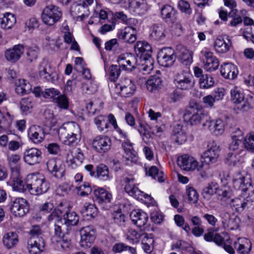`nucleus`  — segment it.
Segmentation results:
<instances>
[{"mask_svg": "<svg viewBox=\"0 0 254 254\" xmlns=\"http://www.w3.org/2000/svg\"><path fill=\"white\" fill-rule=\"evenodd\" d=\"M146 174L151 177L153 179L157 180L159 182L164 181L166 176L163 171H159L155 166H151L148 170L146 168Z\"/></svg>", "mask_w": 254, "mask_h": 254, "instance_id": "46", "label": "nucleus"}, {"mask_svg": "<svg viewBox=\"0 0 254 254\" xmlns=\"http://www.w3.org/2000/svg\"><path fill=\"white\" fill-rule=\"evenodd\" d=\"M134 51L141 58H150L152 53L151 46L145 41H137L134 45Z\"/></svg>", "mask_w": 254, "mask_h": 254, "instance_id": "26", "label": "nucleus"}, {"mask_svg": "<svg viewBox=\"0 0 254 254\" xmlns=\"http://www.w3.org/2000/svg\"><path fill=\"white\" fill-rule=\"evenodd\" d=\"M81 212L83 216L94 217L97 214V208L92 203H86Z\"/></svg>", "mask_w": 254, "mask_h": 254, "instance_id": "55", "label": "nucleus"}, {"mask_svg": "<svg viewBox=\"0 0 254 254\" xmlns=\"http://www.w3.org/2000/svg\"><path fill=\"white\" fill-rule=\"evenodd\" d=\"M171 250L173 251H186L190 252L192 251V248L190 245L182 240L177 241L171 246Z\"/></svg>", "mask_w": 254, "mask_h": 254, "instance_id": "52", "label": "nucleus"}, {"mask_svg": "<svg viewBox=\"0 0 254 254\" xmlns=\"http://www.w3.org/2000/svg\"><path fill=\"white\" fill-rule=\"evenodd\" d=\"M15 92L20 95L28 93L32 89L31 85L24 79H19L15 81Z\"/></svg>", "mask_w": 254, "mask_h": 254, "instance_id": "40", "label": "nucleus"}, {"mask_svg": "<svg viewBox=\"0 0 254 254\" xmlns=\"http://www.w3.org/2000/svg\"><path fill=\"white\" fill-rule=\"evenodd\" d=\"M58 136L60 141L64 145L75 146L81 139V128L75 122H66L59 128Z\"/></svg>", "mask_w": 254, "mask_h": 254, "instance_id": "1", "label": "nucleus"}, {"mask_svg": "<svg viewBox=\"0 0 254 254\" xmlns=\"http://www.w3.org/2000/svg\"><path fill=\"white\" fill-rule=\"evenodd\" d=\"M252 99L245 98L243 101H241L234 104L235 110L238 113H245L248 112L253 108L251 103Z\"/></svg>", "mask_w": 254, "mask_h": 254, "instance_id": "45", "label": "nucleus"}, {"mask_svg": "<svg viewBox=\"0 0 254 254\" xmlns=\"http://www.w3.org/2000/svg\"><path fill=\"white\" fill-rule=\"evenodd\" d=\"M207 117V115L201 110H198L193 114L190 119V122L192 125H195L201 123V121Z\"/></svg>", "mask_w": 254, "mask_h": 254, "instance_id": "60", "label": "nucleus"}, {"mask_svg": "<svg viewBox=\"0 0 254 254\" xmlns=\"http://www.w3.org/2000/svg\"><path fill=\"white\" fill-rule=\"evenodd\" d=\"M242 153L229 152L228 154L227 160L230 165L234 166H239L244 161L243 155H240Z\"/></svg>", "mask_w": 254, "mask_h": 254, "instance_id": "44", "label": "nucleus"}, {"mask_svg": "<svg viewBox=\"0 0 254 254\" xmlns=\"http://www.w3.org/2000/svg\"><path fill=\"white\" fill-rule=\"evenodd\" d=\"M95 178L103 181L110 180L111 177L108 167L104 164L98 165L96 168Z\"/></svg>", "mask_w": 254, "mask_h": 254, "instance_id": "43", "label": "nucleus"}, {"mask_svg": "<svg viewBox=\"0 0 254 254\" xmlns=\"http://www.w3.org/2000/svg\"><path fill=\"white\" fill-rule=\"evenodd\" d=\"M203 126L207 127L208 128L216 135H221L225 130V124L223 121L220 119L214 120H207Z\"/></svg>", "mask_w": 254, "mask_h": 254, "instance_id": "25", "label": "nucleus"}, {"mask_svg": "<svg viewBox=\"0 0 254 254\" xmlns=\"http://www.w3.org/2000/svg\"><path fill=\"white\" fill-rule=\"evenodd\" d=\"M9 182L11 183L13 189L14 190L19 192H24L27 189L26 184L25 185L22 181L17 172H12V176L10 178Z\"/></svg>", "mask_w": 254, "mask_h": 254, "instance_id": "36", "label": "nucleus"}, {"mask_svg": "<svg viewBox=\"0 0 254 254\" xmlns=\"http://www.w3.org/2000/svg\"><path fill=\"white\" fill-rule=\"evenodd\" d=\"M147 234L142 230L137 231L130 229L127 231V239L132 244H137L147 237Z\"/></svg>", "mask_w": 254, "mask_h": 254, "instance_id": "37", "label": "nucleus"}, {"mask_svg": "<svg viewBox=\"0 0 254 254\" xmlns=\"http://www.w3.org/2000/svg\"><path fill=\"white\" fill-rule=\"evenodd\" d=\"M176 56L174 51L170 48H165L160 50L157 56L159 64L164 67L172 65L175 62Z\"/></svg>", "mask_w": 254, "mask_h": 254, "instance_id": "19", "label": "nucleus"}, {"mask_svg": "<svg viewBox=\"0 0 254 254\" xmlns=\"http://www.w3.org/2000/svg\"><path fill=\"white\" fill-rule=\"evenodd\" d=\"M173 132L174 137L177 142L182 144L187 140V135L179 125L176 127Z\"/></svg>", "mask_w": 254, "mask_h": 254, "instance_id": "59", "label": "nucleus"}, {"mask_svg": "<svg viewBox=\"0 0 254 254\" xmlns=\"http://www.w3.org/2000/svg\"><path fill=\"white\" fill-rule=\"evenodd\" d=\"M98 86L95 82L92 80H87L82 85V89L89 93H94L97 90Z\"/></svg>", "mask_w": 254, "mask_h": 254, "instance_id": "63", "label": "nucleus"}, {"mask_svg": "<svg viewBox=\"0 0 254 254\" xmlns=\"http://www.w3.org/2000/svg\"><path fill=\"white\" fill-rule=\"evenodd\" d=\"M230 93L231 100L234 105L239 101H243L245 98L242 89L238 86H234L231 88Z\"/></svg>", "mask_w": 254, "mask_h": 254, "instance_id": "49", "label": "nucleus"}, {"mask_svg": "<svg viewBox=\"0 0 254 254\" xmlns=\"http://www.w3.org/2000/svg\"><path fill=\"white\" fill-rule=\"evenodd\" d=\"M16 23L15 16L10 12H5L0 15V27L4 30L12 29Z\"/></svg>", "mask_w": 254, "mask_h": 254, "instance_id": "29", "label": "nucleus"}, {"mask_svg": "<svg viewBox=\"0 0 254 254\" xmlns=\"http://www.w3.org/2000/svg\"><path fill=\"white\" fill-rule=\"evenodd\" d=\"M235 250L240 254H248L252 249L251 242L247 238H239L234 242Z\"/></svg>", "mask_w": 254, "mask_h": 254, "instance_id": "27", "label": "nucleus"}, {"mask_svg": "<svg viewBox=\"0 0 254 254\" xmlns=\"http://www.w3.org/2000/svg\"><path fill=\"white\" fill-rule=\"evenodd\" d=\"M60 94V92L57 89L51 88L46 89L42 93V96L47 99H51L56 101Z\"/></svg>", "mask_w": 254, "mask_h": 254, "instance_id": "61", "label": "nucleus"}, {"mask_svg": "<svg viewBox=\"0 0 254 254\" xmlns=\"http://www.w3.org/2000/svg\"><path fill=\"white\" fill-rule=\"evenodd\" d=\"M130 217L132 222L138 227L144 226L148 219L147 214L140 209L132 211Z\"/></svg>", "mask_w": 254, "mask_h": 254, "instance_id": "30", "label": "nucleus"}, {"mask_svg": "<svg viewBox=\"0 0 254 254\" xmlns=\"http://www.w3.org/2000/svg\"><path fill=\"white\" fill-rule=\"evenodd\" d=\"M42 151L37 148L32 147L26 149L23 154V159L25 163L33 166L39 164L42 160Z\"/></svg>", "mask_w": 254, "mask_h": 254, "instance_id": "13", "label": "nucleus"}, {"mask_svg": "<svg viewBox=\"0 0 254 254\" xmlns=\"http://www.w3.org/2000/svg\"><path fill=\"white\" fill-rule=\"evenodd\" d=\"M117 62L120 68L127 72L134 70L137 65V60L135 56L129 53H125L118 56Z\"/></svg>", "mask_w": 254, "mask_h": 254, "instance_id": "7", "label": "nucleus"}, {"mask_svg": "<svg viewBox=\"0 0 254 254\" xmlns=\"http://www.w3.org/2000/svg\"><path fill=\"white\" fill-rule=\"evenodd\" d=\"M80 235L81 247L87 248L93 244L96 237V231L93 226H88L80 230Z\"/></svg>", "mask_w": 254, "mask_h": 254, "instance_id": "12", "label": "nucleus"}, {"mask_svg": "<svg viewBox=\"0 0 254 254\" xmlns=\"http://www.w3.org/2000/svg\"><path fill=\"white\" fill-rule=\"evenodd\" d=\"M162 83L160 77L157 75L151 76L146 82V88L149 91L154 92L161 88Z\"/></svg>", "mask_w": 254, "mask_h": 254, "instance_id": "39", "label": "nucleus"}, {"mask_svg": "<svg viewBox=\"0 0 254 254\" xmlns=\"http://www.w3.org/2000/svg\"><path fill=\"white\" fill-rule=\"evenodd\" d=\"M58 211L60 214L62 215L64 220V224L67 226L76 225L78 221L79 217L76 213L71 211L66 203H60L58 206Z\"/></svg>", "mask_w": 254, "mask_h": 254, "instance_id": "9", "label": "nucleus"}, {"mask_svg": "<svg viewBox=\"0 0 254 254\" xmlns=\"http://www.w3.org/2000/svg\"><path fill=\"white\" fill-rule=\"evenodd\" d=\"M199 84L201 88L208 89L213 86L214 81L211 75L205 74L200 78Z\"/></svg>", "mask_w": 254, "mask_h": 254, "instance_id": "56", "label": "nucleus"}, {"mask_svg": "<svg viewBox=\"0 0 254 254\" xmlns=\"http://www.w3.org/2000/svg\"><path fill=\"white\" fill-rule=\"evenodd\" d=\"M178 165L183 170L187 171H193L195 169L199 171L198 161L193 157L188 155H184L178 158Z\"/></svg>", "mask_w": 254, "mask_h": 254, "instance_id": "17", "label": "nucleus"}, {"mask_svg": "<svg viewBox=\"0 0 254 254\" xmlns=\"http://www.w3.org/2000/svg\"><path fill=\"white\" fill-rule=\"evenodd\" d=\"M232 47L231 38L228 35H223L217 37L214 42V48L218 54H225Z\"/></svg>", "mask_w": 254, "mask_h": 254, "instance_id": "15", "label": "nucleus"}, {"mask_svg": "<svg viewBox=\"0 0 254 254\" xmlns=\"http://www.w3.org/2000/svg\"><path fill=\"white\" fill-rule=\"evenodd\" d=\"M219 65V62L216 57L208 61H204L203 67L207 71L212 72L216 70Z\"/></svg>", "mask_w": 254, "mask_h": 254, "instance_id": "58", "label": "nucleus"}, {"mask_svg": "<svg viewBox=\"0 0 254 254\" xmlns=\"http://www.w3.org/2000/svg\"><path fill=\"white\" fill-rule=\"evenodd\" d=\"M242 138V132L240 129H238L232 136V141L229 147L230 151L243 153V150L240 149V148H242L241 144Z\"/></svg>", "mask_w": 254, "mask_h": 254, "instance_id": "35", "label": "nucleus"}, {"mask_svg": "<svg viewBox=\"0 0 254 254\" xmlns=\"http://www.w3.org/2000/svg\"><path fill=\"white\" fill-rule=\"evenodd\" d=\"M24 52L23 45L18 44L14 46L12 48L6 50L4 53V56L7 61L15 63L20 59Z\"/></svg>", "mask_w": 254, "mask_h": 254, "instance_id": "23", "label": "nucleus"}, {"mask_svg": "<svg viewBox=\"0 0 254 254\" xmlns=\"http://www.w3.org/2000/svg\"><path fill=\"white\" fill-rule=\"evenodd\" d=\"M176 87L182 90H188L192 88L195 82L192 76L189 72L178 73L174 79Z\"/></svg>", "mask_w": 254, "mask_h": 254, "instance_id": "8", "label": "nucleus"}, {"mask_svg": "<svg viewBox=\"0 0 254 254\" xmlns=\"http://www.w3.org/2000/svg\"><path fill=\"white\" fill-rule=\"evenodd\" d=\"M123 7L136 15L143 14L148 9L147 4L144 0H127Z\"/></svg>", "mask_w": 254, "mask_h": 254, "instance_id": "18", "label": "nucleus"}, {"mask_svg": "<svg viewBox=\"0 0 254 254\" xmlns=\"http://www.w3.org/2000/svg\"><path fill=\"white\" fill-rule=\"evenodd\" d=\"M40 77L45 80L55 83L59 79L58 74L53 71L51 67L46 62L42 63L39 68Z\"/></svg>", "mask_w": 254, "mask_h": 254, "instance_id": "20", "label": "nucleus"}, {"mask_svg": "<svg viewBox=\"0 0 254 254\" xmlns=\"http://www.w3.org/2000/svg\"><path fill=\"white\" fill-rule=\"evenodd\" d=\"M125 190L128 194L137 199H142L143 197H144L148 200L149 203L152 205L154 204L155 202L153 198L150 195L144 193L135 186L134 179L133 178L126 177L125 179Z\"/></svg>", "mask_w": 254, "mask_h": 254, "instance_id": "6", "label": "nucleus"}, {"mask_svg": "<svg viewBox=\"0 0 254 254\" xmlns=\"http://www.w3.org/2000/svg\"><path fill=\"white\" fill-rule=\"evenodd\" d=\"M45 243L43 238L30 237L27 248L30 254H40L44 251Z\"/></svg>", "mask_w": 254, "mask_h": 254, "instance_id": "22", "label": "nucleus"}, {"mask_svg": "<svg viewBox=\"0 0 254 254\" xmlns=\"http://www.w3.org/2000/svg\"><path fill=\"white\" fill-rule=\"evenodd\" d=\"M243 144L249 151L254 152V132L249 133L245 137Z\"/></svg>", "mask_w": 254, "mask_h": 254, "instance_id": "57", "label": "nucleus"}, {"mask_svg": "<svg viewBox=\"0 0 254 254\" xmlns=\"http://www.w3.org/2000/svg\"><path fill=\"white\" fill-rule=\"evenodd\" d=\"M62 16L60 8L54 5L46 6L43 10L41 14L42 22L48 26H52L58 22Z\"/></svg>", "mask_w": 254, "mask_h": 254, "instance_id": "5", "label": "nucleus"}, {"mask_svg": "<svg viewBox=\"0 0 254 254\" xmlns=\"http://www.w3.org/2000/svg\"><path fill=\"white\" fill-rule=\"evenodd\" d=\"M118 38L128 43H132L136 40V33L131 31L130 28H125L118 33Z\"/></svg>", "mask_w": 254, "mask_h": 254, "instance_id": "41", "label": "nucleus"}, {"mask_svg": "<svg viewBox=\"0 0 254 254\" xmlns=\"http://www.w3.org/2000/svg\"><path fill=\"white\" fill-rule=\"evenodd\" d=\"M29 210L27 201L22 197L15 198L10 206L11 214L15 217H21Z\"/></svg>", "mask_w": 254, "mask_h": 254, "instance_id": "11", "label": "nucleus"}, {"mask_svg": "<svg viewBox=\"0 0 254 254\" xmlns=\"http://www.w3.org/2000/svg\"><path fill=\"white\" fill-rule=\"evenodd\" d=\"M2 243L7 249L15 247L18 242V235L13 232L5 234L2 237Z\"/></svg>", "mask_w": 254, "mask_h": 254, "instance_id": "38", "label": "nucleus"}, {"mask_svg": "<svg viewBox=\"0 0 254 254\" xmlns=\"http://www.w3.org/2000/svg\"><path fill=\"white\" fill-rule=\"evenodd\" d=\"M220 73L225 78L232 80L237 76L238 70L237 67L233 64L225 63L221 65Z\"/></svg>", "mask_w": 254, "mask_h": 254, "instance_id": "31", "label": "nucleus"}, {"mask_svg": "<svg viewBox=\"0 0 254 254\" xmlns=\"http://www.w3.org/2000/svg\"><path fill=\"white\" fill-rule=\"evenodd\" d=\"M94 123L100 132H106L109 128V124L106 117L99 115L94 118Z\"/></svg>", "mask_w": 254, "mask_h": 254, "instance_id": "42", "label": "nucleus"}, {"mask_svg": "<svg viewBox=\"0 0 254 254\" xmlns=\"http://www.w3.org/2000/svg\"><path fill=\"white\" fill-rule=\"evenodd\" d=\"M60 40L47 36L45 38L44 44L46 49L49 51H57L59 50L62 45Z\"/></svg>", "mask_w": 254, "mask_h": 254, "instance_id": "48", "label": "nucleus"}, {"mask_svg": "<svg viewBox=\"0 0 254 254\" xmlns=\"http://www.w3.org/2000/svg\"><path fill=\"white\" fill-rule=\"evenodd\" d=\"M84 156L79 148H76L74 152L69 151L66 154V162L68 167L75 169L81 165Z\"/></svg>", "mask_w": 254, "mask_h": 254, "instance_id": "21", "label": "nucleus"}, {"mask_svg": "<svg viewBox=\"0 0 254 254\" xmlns=\"http://www.w3.org/2000/svg\"><path fill=\"white\" fill-rule=\"evenodd\" d=\"M136 90V85L133 80L130 78H122L119 82L115 84L114 89L111 92L124 97L132 96Z\"/></svg>", "mask_w": 254, "mask_h": 254, "instance_id": "4", "label": "nucleus"}, {"mask_svg": "<svg viewBox=\"0 0 254 254\" xmlns=\"http://www.w3.org/2000/svg\"><path fill=\"white\" fill-rule=\"evenodd\" d=\"M28 137L35 143L41 142L45 137L43 129L39 126L34 125L28 129Z\"/></svg>", "mask_w": 254, "mask_h": 254, "instance_id": "33", "label": "nucleus"}, {"mask_svg": "<svg viewBox=\"0 0 254 254\" xmlns=\"http://www.w3.org/2000/svg\"><path fill=\"white\" fill-rule=\"evenodd\" d=\"M49 172L54 177L61 178L64 175V169L60 160L51 159L47 163Z\"/></svg>", "mask_w": 254, "mask_h": 254, "instance_id": "24", "label": "nucleus"}, {"mask_svg": "<svg viewBox=\"0 0 254 254\" xmlns=\"http://www.w3.org/2000/svg\"><path fill=\"white\" fill-rule=\"evenodd\" d=\"M95 196L99 202H109L112 198V194L103 188H98L94 190Z\"/></svg>", "mask_w": 254, "mask_h": 254, "instance_id": "50", "label": "nucleus"}, {"mask_svg": "<svg viewBox=\"0 0 254 254\" xmlns=\"http://www.w3.org/2000/svg\"><path fill=\"white\" fill-rule=\"evenodd\" d=\"M122 146L125 152L124 157L126 161L136 163L137 161V153L133 149V144L129 140L126 139L123 142Z\"/></svg>", "mask_w": 254, "mask_h": 254, "instance_id": "32", "label": "nucleus"}, {"mask_svg": "<svg viewBox=\"0 0 254 254\" xmlns=\"http://www.w3.org/2000/svg\"><path fill=\"white\" fill-rule=\"evenodd\" d=\"M234 187L242 190L243 197L247 202L254 201V185L242 174H237L233 180Z\"/></svg>", "mask_w": 254, "mask_h": 254, "instance_id": "3", "label": "nucleus"}, {"mask_svg": "<svg viewBox=\"0 0 254 254\" xmlns=\"http://www.w3.org/2000/svg\"><path fill=\"white\" fill-rule=\"evenodd\" d=\"M244 197H236L231 199L230 202V205L231 208L238 212H241L243 211L245 208L247 202Z\"/></svg>", "mask_w": 254, "mask_h": 254, "instance_id": "47", "label": "nucleus"}, {"mask_svg": "<svg viewBox=\"0 0 254 254\" xmlns=\"http://www.w3.org/2000/svg\"><path fill=\"white\" fill-rule=\"evenodd\" d=\"M14 116L9 112L2 113L0 111V127L4 129L8 128L13 120Z\"/></svg>", "mask_w": 254, "mask_h": 254, "instance_id": "51", "label": "nucleus"}, {"mask_svg": "<svg viewBox=\"0 0 254 254\" xmlns=\"http://www.w3.org/2000/svg\"><path fill=\"white\" fill-rule=\"evenodd\" d=\"M91 145L92 148L95 151L103 153L110 150L111 141L108 136L99 135L93 138Z\"/></svg>", "mask_w": 254, "mask_h": 254, "instance_id": "14", "label": "nucleus"}, {"mask_svg": "<svg viewBox=\"0 0 254 254\" xmlns=\"http://www.w3.org/2000/svg\"><path fill=\"white\" fill-rule=\"evenodd\" d=\"M70 13L77 21H82L87 18L89 14V10L84 2H75L70 7Z\"/></svg>", "mask_w": 254, "mask_h": 254, "instance_id": "16", "label": "nucleus"}, {"mask_svg": "<svg viewBox=\"0 0 254 254\" xmlns=\"http://www.w3.org/2000/svg\"><path fill=\"white\" fill-rule=\"evenodd\" d=\"M144 63L142 64V70L144 74H149L154 68L153 60L150 58L143 59Z\"/></svg>", "mask_w": 254, "mask_h": 254, "instance_id": "62", "label": "nucleus"}, {"mask_svg": "<svg viewBox=\"0 0 254 254\" xmlns=\"http://www.w3.org/2000/svg\"><path fill=\"white\" fill-rule=\"evenodd\" d=\"M77 194L81 196H85L89 195L92 191V189L89 184L84 183L83 184L76 188Z\"/></svg>", "mask_w": 254, "mask_h": 254, "instance_id": "64", "label": "nucleus"}, {"mask_svg": "<svg viewBox=\"0 0 254 254\" xmlns=\"http://www.w3.org/2000/svg\"><path fill=\"white\" fill-rule=\"evenodd\" d=\"M154 242L152 234H147V237L143 239L141 241L142 248L145 253L150 254L152 252L153 249V244Z\"/></svg>", "mask_w": 254, "mask_h": 254, "instance_id": "54", "label": "nucleus"}, {"mask_svg": "<svg viewBox=\"0 0 254 254\" xmlns=\"http://www.w3.org/2000/svg\"><path fill=\"white\" fill-rule=\"evenodd\" d=\"M165 26L161 23L155 24L150 29V37L155 41H161L166 37Z\"/></svg>", "mask_w": 254, "mask_h": 254, "instance_id": "28", "label": "nucleus"}, {"mask_svg": "<svg viewBox=\"0 0 254 254\" xmlns=\"http://www.w3.org/2000/svg\"><path fill=\"white\" fill-rule=\"evenodd\" d=\"M220 147L218 143L210 141L207 144V149L203 153V157L207 164L215 163L219 156Z\"/></svg>", "mask_w": 254, "mask_h": 254, "instance_id": "10", "label": "nucleus"}, {"mask_svg": "<svg viewBox=\"0 0 254 254\" xmlns=\"http://www.w3.org/2000/svg\"><path fill=\"white\" fill-rule=\"evenodd\" d=\"M193 53L191 51L183 48L179 56L180 62L186 65H190L192 62Z\"/></svg>", "mask_w": 254, "mask_h": 254, "instance_id": "53", "label": "nucleus"}, {"mask_svg": "<svg viewBox=\"0 0 254 254\" xmlns=\"http://www.w3.org/2000/svg\"><path fill=\"white\" fill-rule=\"evenodd\" d=\"M161 16L166 22H173L176 19V11L169 4H165L161 8Z\"/></svg>", "mask_w": 254, "mask_h": 254, "instance_id": "34", "label": "nucleus"}, {"mask_svg": "<svg viewBox=\"0 0 254 254\" xmlns=\"http://www.w3.org/2000/svg\"><path fill=\"white\" fill-rule=\"evenodd\" d=\"M27 190L32 195H40L47 191L49 184L45 177L40 173H31L26 178Z\"/></svg>", "mask_w": 254, "mask_h": 254, "instance_id": "2", "label": "nucleus"}]
</instances>
